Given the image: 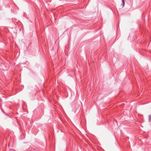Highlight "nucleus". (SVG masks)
<instances>
[{"label": "nucleus", "instance_id": "obj_2", "mask_svg": "<svg viewBox=\"0 0 151 151\" xmlns=\"http://www.w3.org/2000/svg\"><path fill=\"white\" fill-rule=\"evenodd\" d=\"M149 122L151 121V114L149 115Z\"/></svg>", "mask_w": 151, "mask_h": 151}, {"label": "nucleus", "instance_id": "obj_1", "mask_svg": "<svg viewBox=\"0 0 151 151\" xmlns=\"http://www.w3.org/2000/svg\"><path fill=\"white\" fill-rule=\"evenodd\" d=\"M122 6L123 7L124 6V4H125L124 1V0H122Z\"/></svg>", "mask_w": 151, "mask_h": 151}]
</instances>
